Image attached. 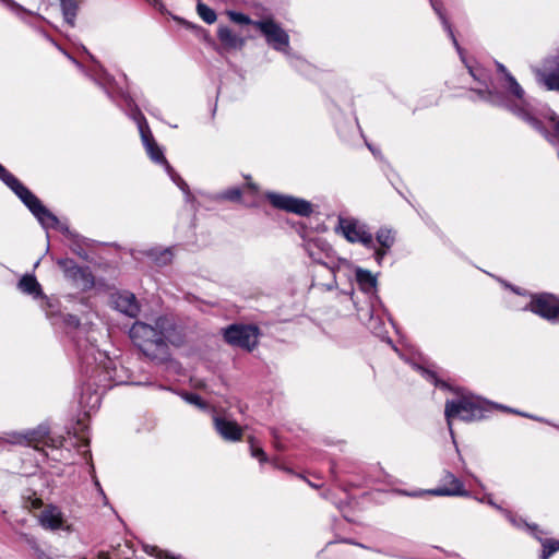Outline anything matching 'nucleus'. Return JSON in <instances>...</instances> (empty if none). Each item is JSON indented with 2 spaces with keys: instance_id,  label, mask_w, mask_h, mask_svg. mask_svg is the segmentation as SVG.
Segmentation results:
<instances>
[{
  "instance_id": "obj_1",
  "label": "nucleus",
  "mask_w": 559,
  "mask_h": 559,
  "mask_svg": "<svg viewBox=\"0 0 559 559\" xmlns=\"http://www.w3.org/2000/svg\"><path fill=\"white\" fill-rule=\"evenodd\" d=\"M127 105L130 108V118L136 123L142 143L146 150L150 158L156 163L160 164L165 167V170L171 178V180L187 194H189L188 185L185 180L174 170V168L169 165L167 159L164 156L162 148L155 142L153 134L150 130V127L146 122L145 117L140 111V109L133 104L130 98H126Z\"/></svg>"
},
{
  "instance_id": "obj_2",
  "label": "nucleus",
  "mask_w": 559,
  "mask_h": 559,
  "mask_svg": "<svg viewBox=\"0 0 559 559\" xmlns=\"http://www.w3.org/2000/svg\"><path fill=\"white\" fill-rule=\"evenodd\" d=\"M488 402L471 393H461L456 399L448 400L444 406V416L451 437L454 438L453 419L459 418L466 423L479 420L488 411Z\"/></svg>"
},
{
  "instance_id": "obj_3",
  "label": "nucleus",
  "mask_w": 559,
  "mask_h": 559,
  "mask_svg": "<svg viewBox=\"0 0 559 559\" xmlns=\"http://www.w3.org/2000/svg\"><path fill=\"white\" fill-rule=\"evenodd\" d=\"M0 179L10 187L21 201L28 207L33 215L38 219L44 228H58L59 219L40 200L24 187L11 173L0 164Z\"/></svg>"
},
{
  "instance_id": "obj_4",
  "label": "nucleus",
  "mask_w": 559,
  "mask_h": 559,
  "mask_svg": "<svg viewBox=\"0 0 559 559\" xmlns=\"http://www.w3.org/2000/svg\"><path fill=\"white\" fill-rule=\"evenodd\" d=\"M500 72L504 74L506 87L510 94L514 97L513 99L504 100L503 105L515 116L521 118L523 121L528 123L531 127L536 129L543 134H546V130L543 128L542 122L534 116L533 107L524 98V90L520 86L516 80L507 71L504 66L498 64Z\"/></svg>"
},
{
  "instance_id": "obj_5",
  "label": "nucleus",
  "mask_w": 559,
  "mask_h": 559,
  "mask_svg": "<svg viewBox=\"0 0 559 559\" xmlns=\"http://www.w3.org/2000/svg\"><path fill=\"white\" fill-rule=\"evenodd\" d=\"M133 343L147 357L155 359L166 355V344H162V334L144 322H135L130 329Z\"/></svg>"
},
{
  "instance_id": "obj_6",
  "label": "nucleus",
  "mask_w": 559,
  "mask_h": 559,
  "mask_svg": "<svg viewBox=\"0 0 559 559\" xmlns=\"http://www.w3.org/2000/svg\"><path fill=\"white\" fill-rule=\"evenodd\" d=\"M7 441L12 444L27 445L41 450V447L59 449L63 445L64 438L62 436H50L48 427L40 425L36 429L24 433H11L8 436Z\"/></svg>"
},
{
  "instance_id": "obj_7",
  "label": "nucleus",
  "mask_w": 559,
  "mask_h": 559,
  "mask_svg": "<svg viewBox=\"0 0 559 559\" xmlns=\"http://www.w3.org/2000/svg\"><path fill=\"white\" fill-rule=\"evenodd\" d=\"M79 352L81 359L90 367L95 364V371L99 372V376L104 377V380L111 381L115 384L121 383L116 376L115 362L106 355L105 352H100L93 344L90 346L79 342Z\"/></svg>"
},
{
  "instance_id": "obj_8",
  "label": "nucleus",
  "mask_w": 559,
  "mask_h": 559,
  "mask_svg": "<svg viewBox=\"0 0 559 559\" xmlns=\"http://www.w3.org/2000/svg\"><path fill=\"white\" fill-rule=\"evenodd\" d=\"M338 228L349 242H359L366 248H373V237L367 226L356 218L340 217Z\"/></svg>"
},
{
  "instance_id": "obj_9",
  "label": "nucleus",
  "mask_w": 559,
  "mask_h": 559,
  "mask_svg": "<svg viewBox=\"0 0 559 559\" xmlns=\"http://www.w3.org/2000/svg\"><path fill=\"white\" fill-rule=\"evenodd\" d=\"M257 27L265 37L266 43L275 50L286 52L289 47L288 34L273 20H261L254 22Z\"/></svg>"
},
{
  "instance_id": "obj_10",
  "label": "nucleus",
  "mask_w": 559,
  "mask_h": 559,
  "mask_svg": "<svg viewBox=\"0 0 559 559\" xmlns=\"http://www.w3.org/2000/svg\"><path fill=\"white\" fill-rule=\"evenodd\" d=\"M227 343L251 350L258 344L259 330L253 325H230L225 330Z\"/></svg>"
},
{
  "instance_id": "obj_11",
  "label": "nucleus",
  "mask_w": 559,
  "mask_h": 559,
  "mask_svg": "<svg viewBox=\"0 0 559 559\" xmlns=\"http://www.w3.org/2000/svg\"><path fill=\"white\" fill-rule=\"evenodd\" d=\"M267 198L271 204L277 209L285 210L301 216H308L312 213L310 202L285 194L270 193Z\"/></svg>"
},
{
  "instance_id": "obj_12",
  "label": "nucleus",
  "mask_w": 559,
  "mask_h": 559,
  "mask_svg": "<svg viewBox=\"0 0 559 559\" xmlns=\"http://www.w3.org/2000/svg\"><path fill=\"white\" fill-rule=\"evenodd\" d=\"M527 309L544 319L554 320L559 317V299L550 294L536 295L525 307Z\"/></svg>"
},
{
  "instance_id": "obj_13",
  "label": "nucleus",
  "mask_w": 559,
  "mask_h": 559,
  "mask_svg": "<svg viewBox=\"0 0 559 559\" xmlns=\"http://www.w3.org/2000/svg\"><path fill=\"white\" fill-rule=\"evenodd\" d=\"M442 485L436 489L426 491L427 493L440 497H467L468 491L463 488V483L455 477L452 473L445 471L442 479Z\"/></svg>"
},
{
  "instance_id": "obj_14",
  "label": "nucleus",
  "mask_w": 559,
  "mask_h": 559,
  "mask_svg": "<svg viewBox=\"0 0 559 559\" xmlns=\"http://www.w3.org/2000/svg\"><path fill=\"white\" fill-rule=\"evenodd\" d=\"M112 304L118 311L131 318H135L140 312V305L135 296L129 292H122L115 295Z\"/></svg>"
},
{
  "instance_id": "obj_15",
  "label": "nucleus",
  "mask_w": 559,
  "mask_h": 559,
  "mask_svg": "<svg viewBox=\"0 0 559 559\" xmlns=\"http://www.w3.org/2000/svg\"><path fill=\"white\" fill-rule=\"evenodd\" d=\"M216 431L222 438L228 441H238L241 439L242 429L236 421L229 420L225 417L214 416L213 418Z\"/></svg>"
},
{
  "instance_id": "obj_16",
  "label": "nucleus",
  "mask_w": 559,
  "mask_h": 559,
  "mask_svg": "<svg viewBox=\"0 0 559 559\" xmlns=\"http://www.w3.org/2000/svg\"><path fill=\"white\" fill-rule=\"evenodd\" d=\"M39 522L45 528L58 530L62 526L63 519L58 508L49 506L41 511Z\"/></svg>"
},
{
  "instance_id": "obj_17",
  "label": "nucleus",
  "mask_w": 559,
  "mask_h": 559,
  "mask_svg": "<svg viewBox=\"0 0 559 559\" xmlns=\"http://www.w3.org/2000/svg\"><path fill=\"white\" fill-rule=\"evenodd\" d=\"M217 36L225 49H241L245 45V38L235 34L227 26H219L217 31Z\"/></svg>"
},
{
  "instance_id": "obj_18",
  "label": "nucleus",
  "mask_w": 559,
  "mask_h": 559,
  "mask_svg": "<svg viewBox=\"0 0 559 559\" xmlns=\"http://www.w3.org/2000/svg\"><path fill=\"white\" fill-rule=\"evenodd\" d=\"M376 238L379 245L381 246V248L376 250L374 252L376 260L378 261V263H380L383 257L386 254L388 250L393 246L395 238L392 230L388 228L379 229L377 231Z\"/></svg>"
},
{
  "instance_id": "obj_19",
  "label": "nucleus",
  "mask_w": 559,
  "mask_h": 559,
  "mask_svg": "<svg viewBox=\"0 0 559 559\" xmlns=\"http://www.w3.org/2000/svg\"><path fill=\"white\" fill-rule=\"evenodd\" d=\"M538 80L547 86L548 90H559V58L554 60V67L545 72L538 73Z\"/></svg>"
},
{
  "instance_id": "obj_20",
  "label": "nucleus",
  "mask_w": 559,
  "mask_h": 559,
  "mask_svg": "<svg viewBox=\"0 0 559 559\" xmlns=\"http://www.w3.org/2000/svg\"><path fill=\"white\" fill-rule=\"evenodd\" d=\"M356 280L361 290L371 293L376 288L377 280L368 271L358 269L356 271Z\"/></svg>"
},
{
  "instance_id": "obj_21",
  "label": "nucleus",
  "mask_w": 559,
  "mask_h": 559,
  "mask_svg": "<svg viewBox=\"0 0 559 559\" xmlns=\"http://www.w3.org/2000/svg\"><path fill=\"white\" fill-rule=\"evenodd\" d=\"M60 5L66 22L70 26H74L75 16L79 9V0H60Z\"/></svg>"
},
{
  "instance_id": "obj_22",
  "label": "nucleus",
  "mask_w": 559,
  "mask_h": 559,
  "mask_svg": "<svg viewBox=\"0 0 559 559\" xmlns=\"http://www.w3.org/2000/svg\"><path fill=\"white\" fill-rule=\"evenodd\" d=\"M430 3H431L432 9L435 10V12L439 15L441 23H442L444 29L447 31L449 37L451 38L453 45L455 46L456 50L459 52H461V47L454 36L453 29H452L449 21L445 19V16L441 10L440 3L437 0H430Z\"/></svg>"
},
{
  "instance_id": "obj_23",
  "label": "nucleus",
  "mask_w": 559,
  "mask_h": 559,
  "mask_svg": "<svg viewBox=\"0 0 559 559\" xmlns=\"http://www.w3.org/2000/svg\"><path fill=\"white\" fill-rule=\"evenodd\" d=\"M19 288L26 294L37 296L40 294V285L32 275H24L19 282Z\"/></svg>"
},
{
  "instance_id": "obj_24",
  "label": "nucleus",
  "mask_w": 559,
  "mask_h": 559,
  "mask_svg": "<svg viewBox=\"0 0 559 559\" xmlns=\"http://www.w3.org/2000/svg\"><path fill=\"white\" fill-rule=\"evenodd\" d=\"M152 326L156 329V332H160L162 344H166V340L169 337V332L174 326L173 321L167 317H159L155 320V324Z\"/></svg>"
},
{
  "instance_id": "obj_25",
  "label": "nucleus",
  "mask_w": 559,
  "mask_h": 559,
  "mask_svg": "<svg viewBox=\"0 0 559 559\" xmlns=\"http://www.w3.org/2000/svg\"><path fill=\"white\" fill-rule=\"evenodd\" d=\"M197 12L200 17L207 24H213L216 21L217 16L215 11L202 2L198 3Z\"/></svg>"
},
{
  "instance_id": "obj_26",
  "label": "nucleus",
  "mask_w": 559,
  "mask_h": 559,
  "mask_svg": "<svg viewBox=\"0 0 559 559\" xmlns=\"http://www.w3.org/2000/svg\"><path fill=\"white\" fill-rule=\"evenodd\" d=\"M323 246H325L324 242L322 241H319V240H309L307 243H306V250L309 254V257L313 260V261H317V262H321V254L319 252H317V249H323Z\"/></svg>"
},
{
  "instance_id": "obj_27",
  "label": "nucleus",
  "mask_w": 559,
  "mask_h": 559,
  "mask_svg": "<svg viewBox=\"0 0 559 559\" xmlns=\"http://www.w3.org/2000/svg\"><path fill=\"white\" fill-rule=\"evenodd\" d=\"M151 257L153 260L160 265H166L171 262L173 253L170 249H165L163 251L157 252L156 250L151 252Z\"/></svg>"
},
{
  "instance_id": "obj_28",
  "label": "nucleus",
  "mask_w": 559,
  "mask_h": 559,
  "mask_svg": "<svg viewBox=\"0 0 559 559\" xmlns=\"http://www.w3.org/2000/svg\"><path fill=\"white\" fill-rule=\"evenodd\" d=\"M10 11L16 14L19 17L23 19L25 15L31 14L28 10L23 8L21 4L15 2L14 0H0Z\"/></svg>"
},
{
  "instance_id": "obj_29",
  "label": "nucleus",
  "mask_w": 559,
  "mask_h": 559,
  "mask_svg": "<svg viewBox=\"0 0 559 559\" xmlns=\"http://www.w3.org/2000/svg\"><path fill=\"white\" fill-rule=\"evenodd\" d=\"M181 396L187 403L192 404L200 409L207 408V404L204 401H202L199 395L194 393H182Z\"/></svg>"
},
{
  "instance_id": "obj_30",
  "label": "nucleus",
  "mask_w": 559,
  "mask_h": 559,
  "mask_svg": "<svg viewBox=\"0 0 559 559\" xmlns=\"http://www.w3.org/2000/svg\"><path fill=\"white\" fill-rule=\"evenodd\" d=\"M227 15L235 23L252 24L254 26L255 21H252L248 15H246L243 13L235 12V11H227Z\"/></svg>"
},
{
  "instance_id": "obj_31",
  "label": "nucleus",
  "mask_w": 559,
  "mask_h": 559,
  "mask_svg": "<svg viewBox=\"0 0 559 559\" xmlns=\"http://www.w3.org/2000/svg\"><path fill=\"white\" fill-rule=\"evenodd\" d=\"M543 547L542 559H548L554 552L559 550V540H546Z\"/></svg>"
},
{
  "instance_id": "obj_32",
  "label": "nucleus",
  "mask_w": 559,
  "mask_h": 559,
  "mask_svg": "<svg viewBox=\"0 0 559 559\" xmlns=\"http://www.w3.org/2000/svg\"><path fill=\"white\" fill-rule=\"evenodd\" d=\"M241 192L238 188H231L223 192L222 198L225 200L236 201L239 200Z\"/></svg>"
},
{
  "instance_id": "obj_33",
  "label": "nucleus",
  "mask_w": 559,
  "mask_h": 559,
  "mask_svg": "<svg viewBox=\"0 0 559 559\" xmlns=\"http://www.w3.org/2000/svg\"><path fill=\"white\" fill-rule=\"evenodd\" d=\"M250 449H251V455L260 462H264L266 460V456L261 448H258L253 444L252 440H250Z\"/></svg>"
},
{
  "instance_id": "obj_34",
  "label": "nucleus",
  "mask_w": 559,
  "mask_h": 559,
  "mask_svg": "<svg viewBox=\"0 0 559 559\" xmlns=\"http://www.w3.org/2000/svg\"><path fill=\"white\" fill-rule=\"evenodd\" d=\"M68 324L69 325H73L75 328H79V320H78V318L74 317V316H69Z\"/></svg>"
},
{
  "instance_id": "obj_35",
  "label": "nucleus",
  "mask_w": 559,
  "mask_h": 559,
  "mask_svg": "<svg viewBox=\"0 0 559 559\" xmlns=\"http://www.w3.org/2000/svg\"><path fill=\"white\" fill-rule=\"evenodd\" d=\"M331 273H333V272L331 271ZM332 276H334V274H332ZM336 286H337V284H336L335 277H333L332 282H331L330 284H326V285H325V288H326L328 290H332V289H334Z\"/></svg>"
},
{
  "instance_id": "obj_36",
  "label": "nucleus",
  "mask_w": 559,
  "mask_h": 559,
  "mask_svg": "<svg viewBox=\"0 0 559 559\" xmlns=\"http://www.w3.org/2000/svg\"><path fill=\"white\" fill-rule=\"evenodd\" d=\"M469 72L477 81H480L481 73L477 74V71L473 69H469Z\"/></svg>"
},
{
  "instance_id": "obj_37",
  "label": "nucleus",
  "mask_w": 559,
  "mask_h": 559,
  "mask_svg": "<svg viewBox=\"0 0 559 559\" xmlns=\"http://www.w3.org/2000/svg\"><path fill=\"white\" fill-rule=\"evenodd\" d=\"M480 501L481 502H487V503H489L491 506H495V503L492 502L490 496H487L486 498L481 499Z\"/></svg>"
},
{
  "instance_id": "obj_38",
  "label": "nucleus",
  "mask_w": 559,
  "mask_h": 559,
  "mask_svg": "<svg viewBox=\"0 0 559 559\" xmlns=\"http://www.w3.org/2000/svg\"><path fill=\"white\" fill-rule=\"evenodd\" d=\"M423 372H424L425 374H427V378H428V379H433V380L436 379V377H435V374H433L432 372H429V371H426V370H423Z\"/></svg>"
},
{
  "instance_id": "obj_39",
  "label": "nucleus",
  "mask_w": 559,
  "mask_h": 559,
  "mask_svg": "<svg viewBox=\"0 0 559 559\" xmlns=\"http://www.w3.org/2000/svg\"><path fill=\"white\" fill-rule=\"evenodd\" d=\"M33 506H34L35 508H39V507L41 506V501H40V500H38V499H36V500L33 502Z\"/></svg>"
},
{
  "instance_id": "obj_40",
  "label": "nucleus",
  "mask_w": 559,
  "mask_h": 559,
  "mask_svg": "<svg viewBox=\"0 0 559 559\" xmlns=\"http://www.w3.org/2000/svg\"><path fill=\"white\" fill-rule=\"evenodd\" d=\"M556 132L559 134V120L555 124Z\"/></svg>"
},
{
  "instance_id": "obj_41",
  "label": "nucleus",
  "mask_w": 559,
  "mask_h": 559,
  "mask_svg": "<svg viewBox=\"0 0 559 559\" xmlns=\"http://www.w3.org/2000/svg\"><path fill=\"white\" fill-rule=\"evenodd\" d=\"M94 397H95V402H94L93 406L99 402V396L97 394Z\"/></svg>"
},
{
  "instance_id": "obj_42",
  "label": "nucleus",
  "mask_w": 559,
  "mask_h": 559,
  "mask_svg": "<svg viewBox=\"0 0 559 559\" xmlns=\"http://www.w3.org/2000/svg\"><path fill=\"white\" fill-rule=\"evenodd\" d=\"M195 386L203 388L204 383L203 382L195 383Z\"/></svg>"
},
{
  "instance_id": "obj_43",
  "label": "nucleus",
  "mask_w": 559,
  "mask_h": 559,
  "mask_svg": "<svg viewBox=\"0 0 559 559\" xmlns=\"http://www.w3.org/2000/svg\"><path fill=\"white\" fill-rule=\"evenodd\" d=\"M403 493H404V495H407V492H404V491H403ZM408 496L416 497V496H417V493H408Z\"/></svg>"
},
{
  "instance_id": "obj_44",
  "label": "nucleus",
  "mask_w": 559,
  "mask_h": 559,
  "mask_svg": "<svg viewBox=\"0 0 559 559\" xmlns=\"http://www.w3.org/2000/svg\"><path fill=\"white\" fill-rule=\"evenodd\" d=\"M95 485L99 487V481L97 479L95 480Z\"/></svg>"
},
{
  "instance_id": "obj_45",
  "label": "nucleus",
  "mask_w": 559,
  "mask_h": 559,
  "mask_svg": "<svg viewBox=\"0 0 559 559\" xmlns=\"http://www.w3.org/2000/svg\"><path fill=\"white\" fill-rule=\"evenodd\" d=\"M368 148H370V150H371V152H372L373 154H376V153H374V151L371 148V145H368Z\"/></svg>"
}]
</instances>
